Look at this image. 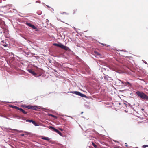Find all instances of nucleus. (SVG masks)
I'll use <instances>...</instances> for the list:
<instances>
[{"label": "nucleus", "mask_w": 148, "mask_h": 148, "mask_svg": "<svg viewBox=\"0 0 148 148\" xmlns=\"http://www.w3.org/2000/svg\"><path fill=\"white\" fill-rule=\"evenodd\" d=\"M136 93L139 97L141 99L144 100H148V97L143 92L138 91L136 92Z\"/></svg>", "instance_id": "obj_1"}, {"label": "nucleus", "mask_w": 148, "mask_h": 148, "mask_svg": "<svg viewBox=\"0 0 148 148\" xmlns=\"http://www.w3.org/2000/svg\"><path fill=\"white\" fill-rule=\"evenodd\" d=\"M53 45L55 46H56L58 47L61 48L67 51L68 50V49L69 48L67 47L66 46H64L61 43L57 44V43H54Z\"/></svg>", "instance_id": "obj_2"}, {"label": "nucleus", "mask_w": 148, "mask_h": 148, "mask_svg": "<svg viewBox=\"0 0 148 148\" xmlns=\"http://www.w3.org/2000/svg\"><path fill=\"white\" fill-rule=\"evenodd\" d=\"M70 93H74L76 95H77L78 96H80L81 97H84L86 98H87V97L86 95L83 94L78 91H75L74 92H70Z\"/></svg>", "instance_id": "obj_3"}, {"label": "nucleus", "mask_w": 148, "mask_h": 148, "mask_svg": "<svg viewBox=\"0 0 148 148\" xmlns=\"http://www.w3.org/2000/svg\"><path fill=\"white\" fill-rule=\"evenodd\" d=\"M49 128L50 129L53 130V131L56 132L57 133L59 134L60 135L62 136V133L59 131L58 130L55 128L51 126H50L49 127Z\"/></svg>", "instance_id": "obj_4"}, {"label": "nucleus", "mask_w": 148, "mask_h": 148, "mask_svg": "<svg viewBox=\"0 0 148 148\" xmlns=\"http://www.w3.org/2000/svg\"><path fill=\"white\" fill-rule=\"evenodd\" d=\"M26 24L28 26H29L31 27H32V28L35 29H37V28L35 27V26H34L32 24L30 23H27Z\"/></svg>", "instance_id": "obj_5"}, {"label": "nucleus", "mask_w": 148, "mask_h": 148, "mask_svg": "<svg viewBox=\"0 0 148 148\" xmlns=\"http://www.w3.org/2000/svg\"><path fill=\"white\" fill-rule=\"evenodd\" d=\"M40 109V108L39 107L36 106H32L31 109L36 111L38 110V109Z\"/></svg>", "instance_id": "obj_6"}, {"label": "nucleus", "mask_w": 148, "mask_h": 148, "mask_svg": "<svg viewBox=\"0 0 148 148\" xmlns=\"http://www.w3.org/2000/svg\"><path fill=\"white\" fill-rule=\"evenodd\" d=\"M29 72L33 74L35 76L36 75V74L32 70L29 69L28 70Z\"/></svg>", "instance_id": "obj_7"}, {"label": "nucleus", "mask_w": 148, "mask_h": 148, "mask_svg": "<svg viewBox=\"0 0 148 148\" xmlns=\"http://www.w3.org/2000/svg\"><path fill=\"white\" fill-rule=\"evenodd\" d=\"M19 110L24 114H27V112H25L23 109L21 108Z\"/></svg>", "instance_id": "obj_8"}, {"label": "nucleus", "mask_w": 148, "mask_h": 148, "mask_svg": "<svg viewBox=\"0 0 148 148\" xmlns=\"http://www.w3.org/2000/svg\"><path fill=\"white\" fill-rule=\"evenodd\" d=\"M1 45H3L4 47H6L7 46V44H6L4 42V41H1Z\"/></svg>", "instance_id": "obj_9"}, {"label": "nucleus", "mask_w": 148, "mask_h": 148, "mask_svg": "<svg viewBox=\"0 0 148 148\" xmlns=\"http://www.w3.org/2000/svg\"><path fill=\"white\" fill-rule=\"evenodd\" d=\"M41 139L47 141H49L50 140L49 138L47 137H42V138H41Z\"/></svg>", "instance_id": "obj_10"}, {"label": "nucleus", "mask_w": 148, "mask_h": 148, "mask_svg": "<svg viewBox=\"0 0 148 148\" xmlns=\"http://www.w3.org/2000/svg\"><path fill=\"white\" fill-rule=\"evenodd\" d=\"M24 107L25 108H27L28 109H31V108H32V106H31V105H28V106L25 105V106Z\"/></svg>", "instance_id": "obj_11"}, {"label": "nucleus", "mask_w": 148, "mask_h": 148, "mask_svg": "<svg viewBox=\"0 0 148 148\" xmlns=\"http://www.w3.org/2000/svg\"><path fill=\"white\" fill-rule=\"evenodd\" d=\"M48 115L50 116H52V117H53L55 118H56V119H57V117L56 116L53 115L52 114H48Z\"/></svg>", "instance_id": "obj_12"}, {"label": "nucleus", "mask_w": 148, "mask_h": 148, "mask_svg": "<svg viewBox=\"0 0 148 148\" xmlns=\"http://www.w3.org/2000/svg\"><path fill=\"white\" fill-rule=\"evenodd\" d=\"M132 85L129 82H127V85L126 86H131Z\"/></svg>", "instance_id": "obj_13"}, {"label": "nucleus", "mask_w": 148, "mask_h": 148, "mask_svg": "<svg viewBox=\"0 0 148 148\" xmlns=\"http://www.w3.org/2000/svg\"><path fill=\"white\" fill-rule=\"evenodd\" d=\"M92 143L95 148H97V145H95L94 142H92Z\"/></svg>", "instance_id": "obj_14"}, {"label": "nucleus", "mask_w": 148, "mask_h": 148, "mask_svg": "<svg viewBox=\"0 0 148 148\" xmlns=\"http://www.w3.org/2000/svg\"><path fill=\"white\" fill-rule=\"evenodd\" d=\"M32 122L35 126H37V124L35 122V121H33V120H32Z\"/></svg>", "instance_id": "obj_15"}, {"label": "nucleus", "mask_w": 148, "mask_h": 148, "mask_svg": "<svg viewBox=\"0 0 148 148\" xmlns=\"http://www.w3.org/2000/svg\"><path fill=\"white\" fill-rule=\"evenodd\" d=\"M102 45H103V46H106V47H109L110 46L108 45H107V44H103V43H100Z\"/></svg>", "instance_id": "obj_16"}, {"label": "nucleus", "mask_w": 148, "mask_h": 148, "mask_svg": "<svg viewBox=\"0 0 148 148\" xmlns=\"http://www.w3.org/2000/svg\"><path fill=\"white\" fill-rule=\"evenodd\" d=\"M121 83L122 84L124 85L125 86H126L127 85V82H124L123 81H121Z\"/></svg>", "instance_id": "obj_17"}, {"label": "nucleus", "mask_w": 148, "mask_h": 148, "mask_svg": "<svg viewBox=\"0 0 148 148\" xmlns=\"http://www.w3.org/2000/svg\"><path fill=\"white\" fill-rule=\"evenodd\" d=\"M95 54L97 55H100V54L97 51H95Z\"/></svg>", "instance_id": "obj_18"}, {"label": "nucleus", "mask_w": 148, "mask_h": 148, "mask_svg": "<svg viewBox=\"0 0 148 148\" xmlns=\"http://www.w3.org/2000/svg\"><path fill=\"white\" fill-rule=\"evenodd\" d=\"M14 108L15 109H16L17 110H19L20 108L17 107V106H14Z\"/></svg>", "instance_id": "obj_19"}, {"label": "nucleus", "mask_w": 148, "mask_h": 148, "mask_svg": "<svg viewBox=\"0 0 148 148\" xmlns=\"http://www.w3.org/2000/svg\"><path fill=\"white\" fill-rule=\"evenodd\" d=\"M32 120L27 119L26 120V121L27 122H32Z\"/></svg>", "instance_id": "obj_20"}, {"label": "nucleus", "mask_w": 148, "mask_h": 148, "mask_svg": "<svg viewBox=\"0 0 148 148\" xmlns=\"http://www.w3.org/2000/svg\"><path fill=\"white\" fill-rule=\"evenodd\" d=\"M74 12H73V14H75L77 12V9H75L74 10H73Z\"/></svg>", "instance_id": "obj_21"}, {"label": "nucleus", "mask_w": 148, "mask_h": 148, "mask_svg": "<svg viewBox=\"0 0 148 148\" xmlns=\"http://www.w3.org/2000/svg\"><path fill=\"white\" fill-rule=\"evenodd\" d=\"M146 147H148V145H144L143 146V147L144 148H145Z\"/></svg>", "instance_id": "obj_22"}, {"label": "nucleus", "mask_w": 148, "mask_h": 148, "mask_svg": "<svg viewBox=\"0 0 148 148\" xmlns=\"http://www.w3.org/2000/svg\"><path fill=\"white\" fill-rule=\"evenodd\" d=\"M7 8L6 6H5L4 8V7H1V9H2V8H5V10H7V8Z\"/></svg>", "instance_id": "obj_23"}, {"label": "nucleus", "mask_w": 148, "mask_h": 148, "mask_svg": "<svg viewBox=\"0 0 148 148\" xmlns=\"http://www.w3.org/2000/svg\"><path fill=\"white\" fill-rule=\"evenodd\" d=\"M114 148H122L121 147L117 146L114 147Z\"/></svg>", "instance_id": "obj_24"}, {"label": "nucleus", "mask_w": 148, "mask_h": 148, "mask_svg": "<svg viewBox=\"0 0 148 148\" xmlns=\"http://www.w3.org/2000/svg\"><path fill=\"white\" fill-rule=\"evenodd\" d=\"M61 14H67V13L66 12H61Z\"/></svg>", "instance_id": "obj_25"}, {"label": "nucleus", "mask_w": 148, "mask_h": 148, "mask_svg": "<svg viewBox=\"0 0 148 148\" xmlns=\"http://www.w3.org/2000/svg\"><path fill=\"white\" fill-rule=\"evenodd\" d=\"M2 23V24H4V26H5V23L4 22H2L1 21V23Z\"/></svg>", "instance_id": "obj_26"}, {"label": "nucleus", "mask_w": 148, "mask_h": 148, "mask_svg": "<svg viewBox=\"0 0 148 148\" xmlns=\"http://www.w3.org/2000/svg\"><path fill=\"white\" fill-rule=\"evenodd\" d=\"M15 106H11V107H12V108H14V107Z\"/></svg>", "instance_id": "obj_27"}, {"label": "nucleus", "mask_w": 148, "mask_h": 148, "mask_svg": "<svg viewBox=\"0 0 148 148\" xmlns=\"http://www.w3.org/2000/svg\"><path fill=\"white\" fill-rule=\"evenodd\" d=\"M24 136V134H22L21 135V136Z\"/></svg>", "instance_id": "obj_28"}, {"label": "nucleus", "mask_w": 148, "mask_h": 148, "mask_svg": "<svg viewBox=\"0 0 148 148\" xmlns=\"http://www.w3.org/2000/svg\"><path fill=\"white\" fill-rule=\"evenodd\" d=\"M60 130L61 131L62 130V129H60Z\"/></svg>", "instance_id": "obj_29"}, {"label": "nucleus", "mask_w": 148, "mask_h": 148, "mask_svg": "<svg viewBox=\"0 0 148 148\" xmlns=\"http://www.w3.org/2000/svg\"><path fill=\"white\" fill-rule=\"evenodd\" d=\"M47 6V7H49V6Z\"/></svg>", "instance_id": "obj_30"}]
</instances>
